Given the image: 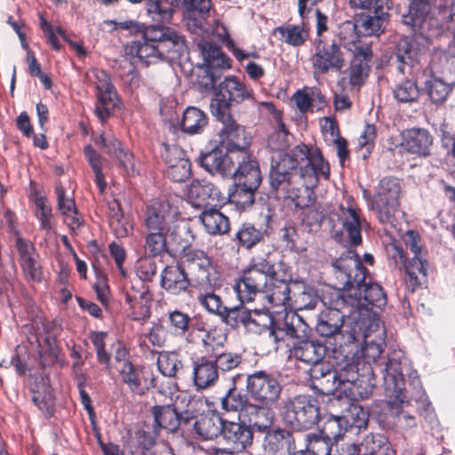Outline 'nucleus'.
<instances>
[{"label": "nucleus", "mask_w": 455, "mask_h": 455, "mask_svg": "<svg viewBox=\"0 0 455 455\" xmlns=\"http://www.w3.org/2000/svg\"><path fill=\"white\" fill-rule=\"evenodd\" d=\"M387 13L382 10L375 8L374 13L362 12L355 18L357 23L359 33L362 36H379L384 31L383 24L386 20Z\"/></svg>", "instance_id": "35"}, {"label": "nucleus", "mask_w": 455, "mask_h": 455, "mask_svg": "<svg viewBox=\"0 0 455 455\" xmlns=\"http://www.w3.org/2000/svg\"><path fill=\"white\" fill-rule=\"evenodd\" d=\"M30 391L32 401L36 406L50 418L54 412V395L47 376H35L31 379Z\"/></svg>", "instance_id": "22"}, {"label": "nucleus", "mask_w": 455, "mask_h": 455, "mask_svg": "<svg viewBox=\"0 0 455 455\" xmlns=\"http://www.w3.org/2000/svg\"><path fill=\"white\" fill-rule=\"evenodd\" d=\"M167 243H172L173 245L184 251L193 242L194 235L189 226L183 222L176 223V220L172 224L168 225L164 230Z\"/></svg>", "instance_id": "41"}, {"label": "nucleus", "mask_w": 455, "mask_h": 455, "mask_svg": "<svg viewBox=\"0 0 455 455\" xmlns=\"http://www.w3.org/2000/svg\"><path fill=\"white\" fill-rule=\"evenodd\" d=\"M393 94L398 102L412 103L418 101L420 91L413 77H406L395 84Z\"/></svg>", "instance_id": "47"}, {"label": "nucleus", "mask_w": 455, "mask_h": 455, "mask_svg": "<svg viewBox=\"0 0 455 455\" xmlns=\"http://www.w3.org/2000/svg\"><path fill=\"white\" fill-rule=\"evenodd\" d=\"M220 319L226 324L235 328L239 324L248 325L251 319V312L243 306L226 307L220 315Z\"/></svg>", "instance_id": "49"}, {"label": "nucleus", "mask_w": 455, "mask_h": 455, "mask_svg": "<svg viewBox=\"0 0 455 455\" xmlns=\"http://www.w3.org/2000/svg\"><path fill=\"white\" fill-rule=\"evenodd\" d=\"M445 29V21L442 20L438 10H436V12H431L430 14L421 16L418 33L415 36L428 47L432 39L442 35Z\"/></svg>", "instance_id": "32"}, {"label": "nucleus", "mask_w": 455, "mask_h": 455, "mask_svg": "<svg viewBox=\"0 0 455 455\" xmlns=\"http://www.w3.org/2000/svg\"><path fill=\"white\" fill-rule=\"evenodd\" d=\"M118 371L122 377V380L125 383L130 390L133 393L140 395L143 394L141 391V383L140 379V373L136 371L134 365L132 363H124V365L118 367Z\"/></svg>", "instance_id": "59"}, {"label": "nucleus", "mask_w": 455, "mask_h": 455, "mask_svg": "<svg viewBox=\"0 0 455 455\" xmlns=\"http://www.w3.org/2000/svg\"><path fill=\"white\" fill-rule=\"evenodd\" d=\"M266 285L259 275L245 271L243 277L234 285V290L241 303H244L251 301L258 293H263Z\"/></svg>", "instance_id": "33"}, {"label": "nucleus", "mask_w": 455, "mask_h": 455, "mask_svg": "<svg viewBox=\"0 0 455 455\" xmlns=\"http://www.w3.org/2000/svg\"><path fill=\"white\" fill-rule=\"evenodd\" d=\"M179 214V207L173 200H156L147 205L143 224L147 232L164 231Z\"/></svg>", "instance_id": "11"}, {"label": "nucleus", "mask_w": 455, "mask_h": 455, "mask_svg": "<svg viewBox=\"0 0 455 455\" xmlns=\"http://www.w3.org/2000/svg\"><path fill=\"white\" fill-rule=\"evenodd\" d=\"M223 124L220 132L222 142H227L228 151H246L249 141L243 126L238 124L230 114L214 116Z\"/></svg>", "instance_id": "20"}, {"label": "nucleus", "mask_w": 455, "mask_h": 455, "mask_svg": "<svg viewBox=\"0 0 455 455\" xmlns=\"http://www.w3.org/2000/svg\"><path fill=\"white\" fill-rule=\"evenodd\" d=\"M275 32L280 34L283 42L292 46L303 44L307 38V32L298 25L278 27L275 28Z\"/></svg>", "instance_id": "55"}, {"label": "nucleus", "mask_w": 455, "mask_h": 455, "mask_svg": "<svg viewBox=\"0 0 455 455\" xmlns=\"http://www.w3.org/2000/svg\"><path fill=\"white\" fill-rule=\"evenodd\" d=\"M222 435L228 445L226 452L230 455L246 451L252 444L253 435L251 427L240 422L227 421Z\"/></svg>", "instance_id": "18"}, {"label": "nucleus", "mask_w": 455, "mask_h": 455, "mask_svg": "<svg viewBox=\"0 0 455 455\" xmlns=\"http://www.w3.org/2000/svg\"><path fill=\"white\" fill-rule=\"evenodd\" d=\"M110 88L98 89V103L95 107L94 113L101 122H104L110 115L111 110L116 105V92H115L114 85Z\"/></svg>", "instance_id": "48"}, {"label": "nucleus", "mask_w": 455, "mask_h": 455, "mask_svg": "<svg viewBox=\"0 0 455 455\" xmlns=\"http://www.w3.org/2000/svg\"><path fill=\"white\" fill-rule=\"evenodd\" d=\"M314 387L317 389L320 394L324 395H333L336 391L340 390L342 394L341 384L338 380V376L335 371H327L325 376L318 381L314 382Z\"/></svg>", "instance_id": "62"}, {"label": "nucleus", "mask_w": 455, "mask_h": 455, "mask_svg": "<svg viewBox=\"0 0 455 455\" xmlns=\"http://www.w3.org/2000/svg\"><path fill=\"white\" fill-rule=\"evenodd\" d=\"M427 49V46L417 36L403 37L397 42L392 60L401 74L411 75L413 66L419 62Z\"/></svg>", "instance_id": "12"}, {"label": "nucleus", "mask_w": 455, "mask_h": 455, "mask_svg": "<svg viewBox=\"0 0 455 455\" xmlns=\"http://www.w3.org/2000/svg\"><path fill=\"white\" fill-rule=\"evenodd\" d=\"M291 354L305 363L315 364L323 362L326 355V347L319 340L306 338L293 343Z\"/></svg>", "instance_id": "28"}, {"label": "nucleus", "mask_w": 455, "mask_h": 455, "mask_svg": "<svg viewBox=\"0 0 455 455\" xmlns=\"http://www.w3.org/2000/svg\"><path fill=\"white\" fill-rule=\"evenodd\" d=\"M206 124L207 117L201 109L188 107L184 111L181 121V129L184 132L188 134L199 133Z\"/></svg>", "instance_id": "46"}, {"label": "nucleus", "mask_w": 455, "mask_h": 455, "mask_svg": "<svg viewBox=\"0 0 455 455\" xmlns=\"http://www.w3.org/2000/svg\"><path fill=\"white\" fill-rule=\"evenodd\" d=\"M401 193V183L396 178H383L376 194L368 200V207L376 212L380 222L392 223L395 213L399 211Z\"/></svg>", "instance_id": "4"}, {"label": "nucleus", "mask_w": 455, "mask_h": 455, "mask_svg": "<svg viewBox=\"0 0 455 455\" xmlns=\"http://www.w3.org/2000/svg\"><path fill=\"white\" fill-rule=\"evenodd\" d=\"M264 234V231L256 228L253 225L243 224L236 232L235 238L239 245L251 249L263 239Z\"/></svg>", "instance_id": "54"}, {"label": "nucleus", "mask_w": 455, "mask_h": 455, "mask_svg": "<svg viewBox=\"0 0 455 455\" xmlns=\"http://www.w3.org/2000/svg\"><path fill=\"white\" fill-rule=\"evenodd\" d=\"M290 285L285 279L278 275L270 278L263 289L264 299L268 305L267 310L272 309L273 313H280V310L275 308H285L290 300Z\"/></svg>", "instance_id": "26"}, {"label": "nucleus", "mask_w": 455, "mask_h": 455, "mask_svg": "<svg viewBox=\"0 0 455 455\" xmlns=\"http://www.w3.org/2000/svg\"><path fill=\"white\" fill-rule=\"evenodd\" d=\"M199 218L205 230L211 235H223L229 231L228 218L215 208L203 211Z\"/></svg>", "instance_id": "37"}, {"label": "nucleus", "mask_w": 455, "mask_h": 455, "mask_svg": "<svg viewBox=\"0 0 455 455\" xmlns=\"http://www.w3.org/2000/svg\"><path fill=\"white\" fill-rule=\"evenodd\" d=\"M16 248L20 256V264L28 281L40 282L43 278V271L37 260L38 254L34 245L28 241L18 237Z\"/></svg>", "instance_id": "21"}, {"label": "nucleus", "mask_w": 455, "mask_h": 455, "mask_svg": "<svg viewBox=\"0 0 455 455\" xmlns=\"http://www.w3.org/2000/svg\"><path fill=\"white\" fill-rule=\"evenodd\" d=\"M334 275L345 293L355 283L366 278L367 269L363 266L357 253L348 249L331 262Z\"/></svg>", "instance_id": "10"}, {"label": "nucleus", "mask_w": 455, "mask_h": 455, "mask_svg": "<svg viewBox=\"0 0 455 455\" xmlns=\"http://www.w3.org/2000/svg\"><path fill=\"white\" fill-rule=\"evenodd\" d=\"M162 286L172 294L185 291L192 283L182 265L168 266L162 273Z\"/></svg>", "instance_id": "30"}, {"label": "nucleus", "mask_w": 455, "mask_h": 455, "mask_svg": "<svg viewBox=\"0 0 455 455\" xmlns=\"http://www.w3.org/2000/svg\"><path fill=\"white\" fill-rule=\"evenodd\" d=\"M344 231L352 245H358L362 242L361 224L359 216L354 209H347L342 217Z\"/></svg>", "instance_id": "50"}, {"label": "nucleus", "mask_w": 455, "mask_h": 455, "mask_svg": "<svg viewBox=\"0 0 455 455\" xmlns=\"http://www.w3.org/2000/svg\"><path fill=\"white\" fill-rule=\"evenodd\" d=\"M268 406L252 403H248L247 405L246 411L249 413V422L259 431H266L273 425L274 413Z\"/></svg>", "instance_id": "43"}, {"label": "nucleus", "mask_w": 455, "mask_h": 455, "mask_svg": "<svg viewBox=\"0 0 455 455\" xmlns=\"http://www.w3.org/2000/svg\"><path fill=\"white\" fill-rule=\"evenodd\" d=\"M282 415L284 423L296 431L311 428L320 418L317 402L310 395H297L288 400Z\"/></svg>", "instance_id": "5"}, {"label": "nucleus", "mask_w": 455, "mask_h": 455, "mask_svg": "<svg viewBox=\"0 0 455 455\" xmlns=\"http://www.w3.org/2000/svg\"><path fill=\"white\" fill-rule=\"evenodd\" d=\"M154 429H165L167 432L175 433L180 427L178 410L171 405L154 406Z\"/></svg>", "instance_id": "34"}, {"label": "nucleus", "mask_w": 455, "mask_h": 455, "mask_svg": "<svg viewBox=\"0 0 455 455\" xmlns=\"http://www.w3.org/2000/svg\"><path fill=\"white\" fill-rule=\"evenodd\" d=\"M291 435L285 431L278 430L267 433L264 439V450L267 453L287 454V449H291Z\"/></svg>", "instance_id": "45"}, {"label": "nucleus", "mask_w": 455, "mask_h": 455, "mask_svg": "<svg viewBox=\"0 0 455 455\" xmlns=\"http://www.w3.org/2000/svg\"><path fill=\"white\" fill-rule=\"evenodd\" d=\"M333 451V443L323 435L308 436L307 452L310 455H331Z\"/></svg>", "instance_id": "64"}, {"label": "nucleus", "mask_w": 455, "mask_h": 455, "mask_svg": "<svg viewBox=\"0 0 455 455\" xmlns=\"http://www.w3.org/2000/svg\"><path fill=\"white\" fill-rule=\"evenodd\" d=\"M220 191L214 184L207 180H193L188 188V199L196 208L205 207L209 200H218Z\"/></svg>", "instance_id": "31"}, {"label": "nucleus", "mask_w": 455, "mask_h": 455, "mask_svg": "<svg viewBox=\"0 0 455 455\" xmlns=\"http://www.w3.org/2000/svg\"><path fill=\"white\" fill-rule=\"evenodd\" d=\"M125 52L132 57H137L147 64L151 63V59H158L164 56V52L159 46H156L143 38L132 41L126 45Z\"/></svg>", "instance_id": "40"}, {"label": "nucleus", "mask_w": 455, "mask_h": 455, "mask_svg": "<svg viewBox=\"0 0 455 455\" xmlns=\"http://www.w3.org/2000/svg\"><path fill=\"white\" fill-rule=\"evenodd\" d=\"M245 100H253L252 90L235 76H228L215 88V97L210 104L211 112L212 116L230 114L231 106Z\"/></svg>", "instance_id": "6"}, {"label": "nucleus", "mask_w": 455, "mask_h": 455, "mask_svg": "<svg viewBox=\"0 0 455 455\" xmlns=\"http://www.w3.org/2000/svg\"><path fill=\"white\" fill-rule=\"evenodd\" d=\"M363 448H365L363 455H389L395 452L382 435H367L362 443V450Z\"/></svg>", "instance_id": "51"}, {"label": "nucleus", "mask_w": 455, "mask_h": 455, "mask_svg": "<svg viewBox=\"0 0 455 455\" xmlns=\"http://www.w3.org/2000/svg\"><path fill=\"white\" fill-rule=\"evenodd\" d=\"M393 250L395 251L393 257L399 258L408 275L407 283L411 287V290L414 291L427 278V260L419 255L413 256L409 262H406L404 251L402 248L393 245Z\"/></svg>", "instance_id": "27"}, {"label": "nucleus", "mask_w": 455, "mask_h": 455, "mask_svg": "<svg viewBox=\"0 0 455 455\" xmlns=\"http://www.w3.org/2000/svg\"><path fill=\"white\" fill-rule=\"evenodd\" d=\"M178 0H148L146 8L148 14L155 21L169 23L174 13V4Z\"/></svg>", "instance_id": "44"}, {"label": "nucleus", "mask_w": 455, "mask_h": 455, "mask_svg": "<svg viewBox=\"0 0 455 455\" xmlns=\"http://www.w3.org/2000/svg\"><path fill=\"white\" fill-rule=\"evenodd\" d=\"M246 391L258 403L272 405L279 399L282 386L272 374L265 371H256L247 375Z\"/></svg>", "instance_id": "8"}, {"label": "nucleus", "mask_w": 455, "mask_h": 455, "mask_svg": "<svg viewBox=\"0 0 455 455\" xmlns=\"http://www.w3.org/2000/svg\"><path fill=\"white\" fill-rule=\"evenodd\" d=\"M343 295L350 300L351 306L367 309L370 306L380 308L387 302L382 287L375 283H367L366 278L353 284Z\"/></svg>", "instance_id": "13"}, {"label": "nucleus", "mask_w": 455, "mask_h": 455, "mask_svg": "<svg viewBox=\"0 0 455 455\" xmlns=\"http://www.w3.org/2000/svg\"><path fill=\"white\" fill-rule=\"evenodd\" d=\"M157 367L160 372L167 377H174L181 367L178 354L174 352H160L157 358Z\"/></svg>", "instance_id": "57"}, {"label": "nucleus", "mask_w": 455, "mask_h": 455, "mask_svg": "<svg viewBox=\"0 0 455 455\" xmlns=\"http://www.w3.org/2000/svg\"><path fill=\"white\" fill-rule=\"evenodd\" d=\"M227 420L214 413H208L194 423L196 434L204 439H213L220 433L223 434L224 424Z\"/></svg>", "instance_id": "39"}, {"label": "nucleus", "mask_w": 455, "mask_h": 455, "mask_svg": "<svg viewBox=\"0 0 455 455\" xmlns=\"http://www.w3.org/2000/svg\"><path fill=\"white\" fill-rule=\"evenodd\" d=\"M182 265L191 282L200 287H212L218 280L217 272L210 258L200 250L188 249L182 255Z\"/></svg>", "instance_id": "7"}, {"label": "nucleus", "mask_w": 455, "mask_h": 455, "mask_svg": "<svg viewBox=\"0 0 455 455\" xmlns=\"http://www.w3.org/2000/svg\"><path fill=\"white\" fill-rule=\"evenodd\" d=\"M167 240L164 231L147 232L145 236V250L150 257H156L165 251Z\"/></svg>", "instance_id": "56"}, {"label": "nucleus", "mask_w": 455, "mask_h": 455, "mask_svg": "<svg viewBox=\"0 0 455 455\" xmlns=\"http://www.w3.org/2000/svg\"><path fill=\"white\" fill-rule=\"evenodd\" d=\"M341 384L342 394L350 400L370 396L375 383L371 380L372 368L364 361L342 360L334 370Z\"/></svg>", "instance_id": "2"}, {"label": "nucleus", "mask_w": 455, "mask_h": 455, "mask_svg": "<svg viewBox=\"0 0 455 455\" xmlns=\"http://www.w3.org/2000/svg\"><path fill=\"white\" fill-rule=\"evenodd\" d=\"M405 369L406 360H403L400 352H394L386 363L383 375L385 394L389 398L384 421L388 427L398 430H409L417 427V419L412 410L414 403L417 411L427 412L431 409V403L420 387L414 396L407 399L404 393Z\"/></svg>", "instance_id": "1"}, {"label": "nucleus", "mask_w": 455, "mask_h": 455, "mask_svg": "<svg viewBox=\"0 0 455 455\" xmlns=\"http://www.w3.org/2000/svg\"><path fill=\"white\" fill-rule=\"evenodd\" d=\"M454 85L443 77L431 76L426 81L425 88L433 103L442 104L447 100Z\"/></svg>", "instance_id": "42"}, {"label": "nucleus", "mask_w": 455, "mask_h": 455, "mask_svg": "<svg viewBox=\"0 0 455 455\" xmlns=\"http://www.w3.org/2000/svg\"><path fill=\"white\" fill-rule=\"evenodd\" d=\"M247 396L243 395L235 387L228 389L226 395L221 399L222 408L226 411H236L245 407L247 410Z\"/></svg>", "instance_id": "61"}, {"label": "nucleus", "mask_w": 455, "mask_h": 455, "mask_svg": "<svg viewBox=\"0 0 455 455\" xmlns=\"http://www.w3.org/2000/svg\"><path fill=\"white\" fill-rule=\"evenodd\" d=\"M310 329L302 318L295 313L286 314L282 323L269 331V336L277 342L289 336L297 340L308 338Z\"/></svg>", "instance_id": "24"}, {"label": "nucleus", "mask_w": 455, "mask_h": 455, "mask_svg": "<svg viewBox=\"0 0 455 455\" xmlns=\"http://www.w3.org/2000/svg\"><path fill=\"white\" fill-rule=\"evenodd\" d=\"M371 58L372 51L368 44L355 47L354 57L347 69L350 84L360 85L364 82L370 72Z\"/></svg>", "instance_id": "23"}, {"label": "nucleus", "mask_w": 455, "mask_h": 455, "mask_svg": "<svg viewBox=\"0 0 455 455\" xmlns=\"http://www.w3.org/2000/svg\"><path fill=\"white\" fill-rule=\"evenodd\" d=\"M246 271L251 274L259 275L261 277V281L266 283H267L270 278L278 275L269 257L253 259L251 267Z\"/></svg>", "instance_id": "60"}, {"label": "nucleus", "mask_w": 455, "mask_h": 455, "mask_svg": "<svg viewBox=\"0 0 455 455\" xmlns=\"http://www.w3.org/2000/svg\"><path fill=\"white\" fill-rule=\"evenodd\" d=\"M314 76L329 72H339L345 67V57L339 46L334 42L322 38L315 43V52L311 57Z\"/></svg>", "instance_id": "9"}, {"label": "nucleus", "mask_w": 455, "mask_h": 455, "mask_svg": "<svg viewBox=\"0 0 455 455\" xmlns=\"http://www.w3.org/2000/svg\"><path fill=\"white\" fill-rule=\"evenodd\" d=\"M347 303L344 295H338L334 302V307L322 312L315 325V331L322 337H334L339 334L344 324L345 315L340 312L339 307Z\"/></svg>", "instance_id": "19"}, {"label": "nucleus", "mask_w": 455, "mask_h": 455, "mask_svg": "<svg viewBox=\"0 0 455 455\" xmlns=\"http://www.w3.org/2000/svg\"><path fill=\"white\" fill-rule=\"evenodd\" d=\"M140 290L132 287V291L125 294V301L130 306V315L135 321H146L151 315L152 295L143 283H140Z\"/></svg>", "instance_id": "25"}, {"label": "nucleus", "mask_w": 455, "mask_h": 455, "mask_svg": "<svg viewBox=\"0 0 455 455\" xmlns=\"http://www.w3.org/2000/svg\"><path fill=\"white\" fill-rule=\"evenodd\" d=\"M431 64L436 73L455 84V54L451 52V48L448 51H435Z\"/></svg>", "instance_id": "36"}, {"label": "nucleus", "mask_w": 455, "mask_h": 455, "mask_svg": "<svg viewBox=\"0 0 455 455\" xmlns=\"http://www.w3.org/2000/svg\"><path fill=\"white\" fill-rule=\"evenodd\" d=\"M194 384L197 389H205L214 385L219 378L214 362L202 360L194 363Z\"/></svg>", "instance_id": "38"}, {"label": "nucleus", "mask_w": 455, "mask_h": 455, "mask_svg": "<svg viewBox=\"0 0 455 455\" xmlns=\"http://www.w3.org/2000/svg\"><path fill=\"white\" fill-rule=\"evenodd\" d=\"M238 151H228L227 153L219 149H213L202 154L199 158L200 165L212 175L221 177H232L235 171V162H239Z\"/></svg>", "instance_id": "14"}, {"label": "nucleus", "mask_w": 455, "mask_h": 455, "mask_svg": "<svg viewBox=\"0 0 455 455\" xmlns=\"http://www.w3.org/2000/svg\"><path fill=\"white\" fill-rule=\"evenodd\" d=\"M191 173V164L188 159L179 157L173 163L169 161L167 175L176 182L185 181Z\"/></svg>", "instance_id": "58"}, {"label": "nucleus", "mask_w": 455, "mask_h": 455, "mask_svg": "<svg viewBox=\"0 0 455 455\" xmlns=\"http://www.w3.org/2000/svg\"><path fill=\"white\" fill-rule=\"evenodd\" d=\"M343 421L347 426L355 427L361 428L365 426L367 416L363 409L355 403H350L347 411L341 415Z\"/></svg>", "instance_id": "63"}, {"label": "nucleus", "mask_w": 455, "mask_h": 455, "mask_svg": "<svg viewBox=\"0 0 455 455\" xmlns=\"http://www.w3.org/2000/svg\"><path fill=\"white\" fill-rule=\"evenodd\" d=\"M311 154L304 144L296 146L291 154H285L275 163H272L269 172L270 187L285 185L288 177L308 178L314 177V168L311 166Z\"/></svg>", "instance_id": "3"}, {"label": "nucleus", "mask_w": 455, "mask_h": 455, "mask_svg": "<svg viewBox=\"0 0 455 455\" xmlns=\"http://www.w3.org/2000/svg\"><path fill=\"white\" fill-rule=\"evenodd\" d=\"M141 38L148 43H158L156 46L164 52L165 49L176 53H182L187 46L184 37L169 28L150 26L141 31Z\"/></svg>", "instance_id": "16"}, {"label": "nucleus", "mask_w": 455, "mask_h": 455, "mask_svg": "<svg viewBox=\"0 0 455 455\" xmlns=\"http://www.w3.org/2000/svg\"><path fill=\"white\" fill-rule=\"evenodd\" d=\"M307 178L288 177L285 185L270 187L275 192L282 191L285 198L291 199L296 209L309 208L315 202V194L308 187Z\"/></svg>", "instance_id": "15"}, {"label": "nucleus", "mask_w": 455, "mask_h": 455, "mask_svg": "<svg viewBox=\"0 0 455 455\" xmlns=\"http://www.w3.org/2000/svg\"><path fill=\"white\" fill-rule=\"evenodd\" d=\"M239 162H235L232 178L236 185L247 188L249 190H257L261 183L262 177L257 161L251 159L246 151H240Z\"/></svg>", "instance_id": "17"}, {"label": "nucleus", "mask_w": 455, "mask_h": 455, "mask_svg": "<svg viewBox=\"0 0 455 455\" xmlns=\"http://www.w3.org/2000/svg\"><path fill=\"white\" fill-rule=\"evenodd\" d=\"M275 119L277 122V129L270 134L267 145L271 150L283 151L289 148L292 136L285 128L278 114L275 116Z\"/></svg>", "instance_id": "53"}, {"label": "nucleus", "mask_w": 455, "mask_h": 455, "mask_svg": "<svg viewBox=\"0 0 455 455\" xmlns=\"http://www.w3.org/2000/svg\"><path fill=\"white\" fill-rule=\"evenodd\" d=\"M347 425L343 421L341 415H330L324 422L321 435L330 442L335 443L344 437V433L347 430Z\"/></svg>", "instance_id": "52"}, {"label": "nucleus", "mask_w": 455, "mask_h": 455, "mask_svg": "<svg viewBox=\"0 0 455 455\" xmlns=\"http://www.w3.org/2000/svg\"><path fill=\"white\" fill-rule=\"evenodd\" d=\"M402 136L401 147L404 150L419 156H427L429 154L433 138L426 129H408L403 132Z\"/></svg>", "instance_id": "29"}]
</instances>
